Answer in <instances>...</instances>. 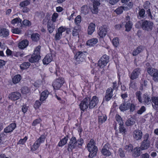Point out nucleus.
Masks as SVG:
<instances>
[{
    "label": "nucleus",
    "instance_id": "de8ad7c7",
    "mask_svg": "<svg viewBox=\"0 0 158 158\" xmlns=\"http://www.w3.org/2000/svg\"><path fill=\"white\" fill-rule=\"evenodd\" d=\"M30 90L27 87H24L22 88L21 91L23 94H27L30 92Z\"/></svg>",
    "mask_w": 158,
    "mask_h": 158
},
{
    "label": "nucleus",
    "instance_id": "5fc2aeb1",
    "mask_svg": "<svg viewBox=\"0 0 158 158\" xmlns=\"http://www.w3.org/2000/svg\"><path fill=\"white\" fill-rule=\"evenodd\" d=\"M11 31L13 33L19 34L21 33V30L20 29L18 28H13L11 29Z\"/></svg>",
    "mask_w": 158,
    "mask_h": 158
},
{
    "label": "nucleus",
    "instance_id": "f704fd0d",
    "mask_svg": "<svg viewBox=\"0 0 158 158\" xmlns=\"http://www.w3.org/2000/svg\"><path fill=\"white\" fill-rule=\"evenodd\" d=\"M59 80L58 78L55 80L52 83V86L54 89L56 90L59 89Z\"/></svg>",
    "mask_w": 158,
    "mask_h": 158
},
{
    "label": "nucleus",
    "instance_id": "39448f33",
    "mask_svg": "<svg viewBox=\"0 0 158 158\" xmlns=\"http://www.w3.org/2000/svg\"><path fill=\"white\" fill-rule=\"evenodd\" d=\"M153 26V23L152 22L145 20L142 23L141 27L143 30L149 31L152 30Z\"/></svg>",
    "mask_w": 158,
    "mask_h": 158
},
{
    "label": "nucleus",
    "instance_id": "ea45409f",
    "mask_svg": "<svg viewBox=\"0 0 158 158\" xmlns=\"http://www.w3.org/2000/svg\"><path fill=\"white\" fill-rule=\"evenodd\" d=\"M81 13L84 15H86L88 13L89 9L87 6H82L81 8Z\"/></svg>",
    "mask_w": 158,
    "mask_h": 158
},
{
    "label": "nucleus",
    "instance_id": "3c124183",
    "mask_svg": "<svg viewBox=\"0 0 158 158\" xmlns=\"http://www.w3.org/2000/svg\"><path fill=\"white\" fill-rule=\"evenodd\" d=\"M112 43L115 47H117L119 44V40L118 38L117 37L114 38L112 40Z\"/></svg>",
    "mask_w": 158,
    "mask_h": 158
},
{
    "label": "nucleus",
    "instance_id": "ddd939ff",
    "mask_svg": "<svg viewBox=\"0 0 158 158\" xmlns=\"http://www.w3.org/2000/svg\"><path fill=\"white\" fill-rule=\"evenodd\" d=\"M113 96V89L110 87L106 90V95L104 98V100L106 101H109Z\"/></svg>",
    "mask_w": 158,
    "mask_h": 158
},
{
    "label": "nucleus",
    "instance_id": "864d4df0",
    "mask_svg": "<svg viewBox=\"0 0 158 158\" xmlns=\"http://www.w3.org/2000/svg\"><path fill=\"white\" fill-rule=\"evenodd\" d=\"M135 123V122L132 119H129L127 120L126 122L127 126H129L133 125Z\"/></svg>",
    "mask_w": 158,
    "mask_h": 158
},
{
    "label": "nucleus",
    "instance_id": "a19ab883",
    "mask_svg": "<svg viewBox=\"0 0 158 158\" xmlns=\"http://www.w3.org/2000/svg\"><path fill=\"white\" fill-rule=\"evenodd\" d=\"M135 94L136 97L138 100L139 102L141 103L142 99V97H141V96L142 93L140 91H137L135 93Z\"/></svg>",
    "mask_w": 158,
    "mask_h": 158
},
{
    "label": "nucleus",
    "instance_id": "774afa93",
    "mask_svg": "<svg viewBox=\"0 0 158 158\" xmlns=\"http://www.w3.org/2000/svg\"><path fill=\"white\" fill-rule=\"evenodd\" d=\"M28 110V108L27 106L25 105H23L22 107V111L25 114Z\"/></svg>",
    "mask_w": 158,
    "mask_h": 158
},
{
    "label": "nucleus",
    "instance_id": "69168bd1",
    "mask_svg": "<svg viewBox=\"0 0 158 158\" xmlns=\"http://www.w3.org/2000/svg\"><path fill=\"white\" fill-rule=\"evenodd\" d=\"M149 138V135L148 133L146 134L143 136V141H146L147 142H150L148 139Z\"/></svg>",
    "mask_w": 158,
    "mask_h": 158
},
{
    "label": "nucleus",
    "instance_id": "412c9836",
    "mask_svg": "<svg viewBox=\"0 0 158 158\" xmlns=\"http://www.w3.org/2000/svg\"><path fill=\"white\" fill-rule=\"evenodd\" d=\"M28 44L29 42L27 40H23L18 44V47L21 49H24L28 46Z\"/></svg>",
    "mask_w": 158,
    "mask_h": 158
},
{
    "label": "nucleus",
    "instance_id": "9d476101",
    "mask_svg": "<svg viewBox=\"0 0 158 158\" xmlns=\"http://www.w3.org/2000/svg\"><path fill=\"white\" fill-rule=\"evenodd\" d=\"M84 56L85 55L83 52L79 51L77 52L75 56L77 63L79 64L83 62L84 60Z\"/></svg>",
    "mask_w": 158,
    "mask_h": 158
},
{
    "label": "nucleus",
    "instance_id": "2f4dec72",
    "mask_svg": "<svg viewBox=\"0 0 158 158\" xmlns=\"http://www.w3.org/2000/svg\"><path fill=\"white\" fill-rule=\"evenodd\" d=\"M107 119V117L105 114H102L98 116V123L102 124L105 122Z\"/></svg>",
    "mask_w": 158,
    "mask_h": 158
},
{
    "label": "nucleus",
    "instance_id": "c9c22d12",
    "mask_svg": "<svg viewBox=\"0 0 158 158\" xmlns=\"http://www.w3.org/2000/svg\"><path fill=\"white\" fill-rule=\"evenodd\" d=\"M96 143L94 141L93 139H91L87 145L88 148H97V147L95 145Z\"/></svg>",
    "mask_w": 158,
    "mask_h": 158
},
{
    "label": "nucleus",
    "instance_id": "bf43d9fd",
    "mask_svg": "<svg viewBox=\"0 0 158 158\" xmlns=\"http://www.w3.org/2000/svg\"><path fill=\"white\" fill-rule=\"evenodd\" d=\"M146 110V108L144 106H143L137 112V113L139 114H142L143 112Z\"/></svg>",
    "mask_w": 158,
    "mask_h": 158
},
{
    "label": "nucleus",
    "instance_id": "e433bc0d",
    "mask_svg": "<svg viewBox=\"0 0 158 158\" xmlns=\"http://www.w3.org/2000/svg\"><path fill=\"white\" fill-rule=\"evenodd\" d=\"M143 50V47L139 46L136 49H135L133 52L132 54L134 56H136L141 52Z\"/></svg>",
    "mask_w": 158,
    "mask_h": 158
},
{
    "label": "nucleus",
    "instance_id": "37998d69",
    "mask_svg": "<svg viewBox=\"0 0 158 158\" xmlns=\"http://www.w3.org/2000/svg\"><path fill=\"white\" fill-rule=\"evenodd\" d=\"M30 3V0H25L23 1L20 2L19 5L21 7H24L27 6Z\"/></svg>",
    "mask_w": 158,
    "mask_h": 158
},
{
    "label": "nucleus",
    "instance_id": "473e14b6",
    "mask_svg": "<svg viewBox=\"0 0 158 158\" xmlns=\"http://www.w3.org/2000/svg\"><path fill=\"white\" fill-rule=\"evenodd\" d=\"M47 27L49 32L52 33L54 29V27L53 24V23L51 21H48Z\"/></svg>",
    "mask_w": 158,
    "mask_h": 158
},
{
    "label": "nucleus",
    "instance_id": "7ed1b4c3",
    "mask_svg": "<svg viewBox=\"0 0 158 158\" xmlns=\"http://www.w3.org/2000/svg\"><path fill=\"white\" fill-rule=\"evenodd\" d=\"M109 61V56L106 55H104L99 60L98 65L100 67L102 68L106 65Z\"/></svg>",
    "mask_w": 158,
    "mask_h": 158
},
{
    "label": "nucleus",
    "instance_id": "58836bf2",
    "mask_svg": "<svg viewBox=\"0 0 158 158\" xmlns=\"http://www.w3.org/2000/svg\"><path fill=\"white\" fill-rule=\"evenodd\" d=\"M132 27V24L131 21L127 22L125 25L126 31H130Z\"/></svg>",
    "mask_w": 158,
    "mask_h": 158
},
{
    "label": "nucleus",
    "instance_id": "a211bd4d",
    "mask_svg": "<svg viewBox=\"0 0 158 158\" xmlns=\"http://www.w3.org/2000/svg\"><path fill=\"white\" fill-rule=\"evenodd\" d=\"M16 127V125L15 123H12L4 129V132L6 133L11 132Z\"/></svg>",
    "mask_w": 158,
    "mask_h": 158
},
{
    "label": "nucleus",
    "instance_id": "4468645a",
    "mask_svg": "<svg viewBox=\"0 0 158 158\" xmlns=\"http://www.w3.org/2000/svg\"><path fill=\"white\" fill-rule=\"evenodd\" d=\"M45 138V135H41L40 138L35 142L33 145V147L34 148H37L39 147L41 144L44 141Z\"/></svg>",
    "mask_w": 158,
    "mask_h": 158
},
{
    "label": "nucleus",
    "instance_id": "aec40b11",
    "mask_svg": "<svg viewBox=\"0 0 158 158\" xmlns=\"http://www.w3.org/2000/svg\"><path fill=\"white\" fill-rule=\"evenodd\" d=\"M77 143L75 137L72 138L69 144V148H74L77 147Z\"/></svg>",
    "mask_w": 158,
    "mask_h": 158
},
{
    "label": "nucleus",
    "instance_id": "4c0bfd02",
    "mask_svg": "<svg viewBox=\"0 0 158 158\" xmlns=\"http://www.w3.org/2000/svg\"><path fill=\"white\" fill-rule=\"evenodd\" d=\"M128 9H129L128 7L125 8L124 6H120L115 10V11L117 14H120L122 13L123 10H125Z\"/></svg>",
    "mask_w": 158,
    "mask_h": 158
},
{
    "label": "nucleus",
    "instance_id": "6e6d98bb",
    "mask_svg": "<svg viewBox=\"0 0 158 158\" xmlns=\"http://www.w3.org/2000/svg\"><path fill=\"white\" fill-rule=\"evenodd\" d=\"M68 140V137H64L60 141V146H62L65 145Z\"/></svg>",
    "mask_w": 158,
    "mask_h": 158
},
{
    "label": "nucleus",
    "instance_id": "5701e85b",
    "mask_svg": "<svg viewBox=\"0 0 158 158\" xmlns=\"http://www.w3.org/2000/svg\"><path fill=\"white\" fill-rule=\"evenodd\" d=\"M11 23L13 26L20 27L22 25L21 20L19 18H16L12 19Z\"/></svg>",
    "mask_w": 158,
    "mask_h": 158
},
{
    "label": "nucleus",
    "instance_id": "0eeeda50",
    "mask_svg": "<svg viewBox=\"0 0 158 158\" xmlns=\"http://www.w3.org/2000/svg\"><path fill=\"white\" fill-rule=\"evenodd\" d=\"M100 5L99 1L98 0H94L93 2V7H90L91 12L94 14H97L98 13V6Z\"/></svg>",
    "mask_w": 158,
    "mask_h": 158
},
{
    "label": "nucleus",
    "instance_id": "bb28decb",
    "mask_svg": "<svg viewBox=\"0 0 158 158\" xmlns=\"http://www.w3.org/2000/svg\"><path fill=\"white\" fill-rule=\"evenodd\" d=\"M89 152V157L92 158L95 156L97 154L98 149H87Z\"/></svg>",
    "mask_w": 158,
    "mask_h": 158
},
{
    "label": "nucleus",
    "instance_id": "1a4fd4ad",
    "mask_svg": "<svg viewBox=\"0 0 158 158\" xmlns=\"http://www.w3.org/2000/svg\"><path fill=\"white\" fill-rule=\"evenodd\" d=\"M107 31V27L106 26L104 25L99 27L98 33L100 37L103 38L106 35Z\"/></svg>",
    "mask_w": 158,
    "mask_h": 158
},
{
    "label": "nucleus",
    "instance_id": "393cba45",
    "mask_svg": "<svg viewBox=\"0 0 158 158\" xmlns=\"http://www.w3.org/2000/svg\"><path fill=\"white\" fill-rule=\"evenodd\" d=\"M49 92L47 90H45L42 92L40 94V99L41 101L45 100L48 97Z\"/></svg>",
    "mask_w": 158,
    "mask_h": 158
},
{
    "label": "nucleus",
    "instance_id": "09e8293b",
    "mask_svg": "<svg viewBox=\"0 0 158 158\" xmlns=\"http://www.w3.org/2000/svg\"><path fill=\"white\" fill-rule=\"evenodd\" d=\"M150 146V142L143 141L141 144V148H148Z\"/></svg>",
    "mask_w": 158,
    "mask_h": 158
},
{
    "label": "nucleus",
    "instance_id": "6e6552de",
    "mask_svg": "<svg viewBox=\"0 0 158 158\" xmlns=\"http://www.w3.org/2000/svg\"><path fill=\"white\" fill-rule=\"evenodd\" d=\"M151 102V96L147 93L144 94L142 96V102L141 103H143L145 105H148L150 104Z\"/></svg>",
    "mask_w": 158,
    "mask_h": 158
},
{
    "label": "nucleus",
    "instance_id": "a878e982",
    "mask_svg": "<svg viewBox=\"0 0 158 158\" xmlns=\"http://www.w3.org/2000/svg\"><path fill=\"white\" fill-rule=\"evenodd\" d=\"M81 26H75L73 30L72 35L73 36H77L79 35V32L81 31Z\"/></svg>",
    "mask_w": 158,
    "mask_h": 158
},
{
    "label": "nucleus",
    "instance_id": "052dcab7",
    "mask_svg": "<svg viewBox=\"0 0 158 158\" xmlns=\"http://www.w3.org/2000/svg\"><path fill=\"white\" fill-rule=\"evenodd\" d=\"M118 153L120 156L122 158L125 156V152L123 150V149H119Z\"/></svg>",
    "mask_w": 158,
    "mask_h": 158
},
{
    "label": "nucleus",
    "instance_id": "c85d7f7f",
    "mask_svg": "<svg viewBox=\"0 0 158 158\" xmlns=\"http://www.w3.org/2000/svg\"><path fill=\"white\" fill-rule=\"evenodd\" d=\"M22 78L21 75L19 74L15 75L12 78V81L13 83L15 84L18 83Z\"/></svg>",
    "mask_w": 158,
    "mask_h": 158
},
{
    "label": "nucleus",
    "instance_id": "72a5a7b5",
    "mask_svg": "<svg viewBox=\"0 0 158 158\" xmlns=\"http://www.w3.org/2000/svg\"><path fill=\"white\" fill-rule=\"evenodd\" d=\"M9 34V30L6 29H3L0 30V36L6 37Z\"/></svg>",
    "mask_w": 158,
    "mask_h": 158
},
{
    "label": "nucleus",
    "instance_id": "603ef678",
    "mask_svg": "<svg viewBox=\"0 0 158 158\" xmlns=\"http://www.w3.org/2000/svg\"><path fill=\"white\" fill-rule=\"evenodd\" d=\"M43 84L42 81L41 80H38L34 83V86L36 88L40 86Z\"/></svg>",
    "mask_w": 158,
    "mask_h": 158
},
{
    "label": "nucleus",
    "instance_id": "338daca9",
    "mask_svg": "<svg viewBox=\"0 0 158 158\" xmlns=\"http://www.w3.org/2000/svg\"><path fill=\"white\" fill-rule=\"evenodd\" d=\"M41 105L40 102L38 101H36L34 105V107L35 109H38Z\"/></svg>",
    "mask_w": 158,
    "mask_h": 158
},
{
    "label": "nucleus",
    "instance_id": "79ce46f5",
    "mask_svg": "<svg viewBox=\"0 0 158 158\" xmlns=\"http://www.w3.org/2000/svg\"><path fill=\"white\" fill-rule=\"evenodd\" d=\"M30 65V64L28 62H25L21 64L20 67L22 70L26 69L28 68Z\"/></svg>",
    "mask_w": 158,
    "mask_h": 158
},
{
    "label": "nucleus",
    "instance_id": "49530a36",
    "mask_svg": "<svg viewBox=\"0 0 158 158\" xmlns=\"http://www.w3.org/2000/svg\"><path fill=\"white\" fill-rule=\"evenodd\" d=\"M81 21V16L79 15L76 17L75 19V23L77 26H80V24Z\"/></svg>",
    "mask_w": 158,
    "mask_h": 158
},
{
    "label": "nucleus",
    "instance_id": "423d86ee",
    "mask_svg": "<svg viewBox=\"0 0 158 158\" xmlns=\"http://www.w3.org/2000/svg\"><path fill=\"white\" fill-rule=\"evenodd\" d=\"M20 94L18 92H14L10 94L8 96V98L12 101L19 99L21 97Z\"/></svg>",
    "mask_w": 158,
    "mask_h": 158
},
{
    "label": "nucleus",
    "instance_id": "f03ea898",
    "mask_svg": "<svg viewBox=\"0 0 158 158\" xmlns=\"http://www.w3.org/2000/svg\"><path fill=\"white\" fill-rule=\"evenodd\" d=\"M148 73L152 77L153 80L158 82V70L152 68H149L147 69Z\"/></svg>",
    "mask_w": 158,
    "mask_h": 158
},
{
    "label": "nucleus",
    "instance_id": "b1692460",
    "mask_svg": "<svg viewBox=\"0 0 158 158\" xmlns=\"http://www.w3.org/2000/svg\"><path fill=\"white\" fill-rule=\"evenodd\" d=\"M95 24L91 23L89 25L88 29V33L89 35H91L95 31Z\"/></svg>",
    "mask_w": 158,
    "mask_h": 158
},
{
    "label": "nucleus",
    "instance_id": "4d7b16f0",
    "mask_svg": "<svg viewBox=\"0 0 158 158\" xmlns=\"http://www.w3.org/2000/svg\"><path fill=\"white\" fill-rule=\"evenodd\" d=\"M119 131L121 133H125L126 132V130L123 126V125H119Z\"/></svg>",
    "mask_w": 158,
    "mask_h": 158
},
{
    "label": "nucleus",
    "instance_id": "20e7f679",
    "mask_svg": "<svg viewBox=\"0 0 158 158\" xmlns=\"http://www.w3.org/2000/svg\"><path fill=\"white\" fill-rule=\"evenodd\" d=\"M89 98L87 97L85 98L81 102L80 104V108L81 110L84 111L88 109L89 108Z\"/></svg>",
    "mask_w": 158,
    "mask_h": 158
},
{
    "label": "nucleus",
    "instance_id": "e2e57ef3",
    "mask_svg": "<svg viewBox=\"0 0 158 158\" xmlns=\"http://www.w3.org/2000/svg\"><path fill=\"white\" fill-rule=\"evenodd\" d=\"M77 142V147L80 148L83 143L84 141L81 138L78 139Z\"/></svg>",
    "mask_w": 158,
    "mask_h": 158
},
{
    "label": "nucleus",
    "instance_id": "6ab92c4d",
    "mask_svg": "<svg viewBox=\"0 0 158 158\" xmlns=\"http://www.w3.org/2000/svg\"><path fill=\"white\" fill-rule=\"evenodd\" d=\"M52 54H48L46 56L43 60V62L44 64H48L52 60Z\"/></svg>",
    "mask_w": 158,
    "mask_h": 158
},
{
    "label": "nucleus",
    "instance_id": "680f3d73",
    "mask_svg": "<svg viewBox=\"0 0 158 158\" xmlns=\"http://www.w3.org/2000/svg\"><path fill=\"white\" fill-rule=\"evenodd\" d=\"M23 24L24 25L26 26H29L31 25V23L30 21L27 19L24 20L23 22Z\"/></svg>",
    "mask_w": 158,
    "mask_h": 158
},
{
    "label": "nucleus",
    "instance_id": "8fccbe9b",
    "mask_svg": "<svg viewBox=\"0 0 158 158\" xmlns=\"http://www.w3.org/2000/svg\"><path fill=\"white\" fill-rule=\"evenodd\" d=\"M31 38L33 40L37 41L39 40V35L38 34H33L31 35Z\"/></svg>",
    "mask_w": 158,
    "mask_h": 158
},
{
    "label": "nucleus",
    "instance_id": "f8f14e48",
    "mask_svg": "<svg viewBox=\"0 0 158 158\" xmlns=\"http://www.w3.org/2000/svg\"><path fill=\"white\" fill-rule=\"evenodd\" d=\"M98 102V98L96 96H94L91 99L89 98V108L92 109L95 107Z\"/></svg>",
    "mask_w": 158,
    "mask_h": 158
},
{
    "label": "nucleus",
    "instance_id": "7c9ffc66",
    "mask_svg": "<svg viewBox=\"0 0 158 158\" xmlns=\"http://www.w3.org/2000/svg\"><path fill=\"white\" fill-rule=\"evenodd\" d=\"M138 17L139 18H144L146 16L145 10L143 9H139Z\"/></svg>",
    "mask_w": 158,
    "mask_h": 158
},
{
    "label": "nucleus",
    "instance_id": "2eb2a0df",
    "mask_svg": "<svg viewBox=\"0 0 158 158\" xmlns=\"http://www.w3.org/2000/svg\"><path fill=\"white\" fill-rule=\"evenodd\" d=\"M150 3L148 1H146L144 3L143 6L145 9H147L146 11V12L147 14H148V17L151 19H153V18L151 14V10L150 9Z\"/></svg>",
    "mask_w": 158,
    "mask_h": 158
},
{
    "label": "nucleus",
    "instance_id": "dca6fc26",
    "mask_svg": "<svg viewBox=\"0 0 158 158\" xmlns=\"http://www.w3.org/2000/svg\"><path fill=\"white\" fill-rule=\"evenodd\" d=\"M141 70L139 68L135 69L131 73L130 78L131 80L136 79L140 73Z\"/></svg>",
    "mask_w": 158,
    "mask_h": 158
},
{
    "label": "nucleus",
    "instance_id": "c756f323",
    "mask_svg": "<svg viewBox=\"0 0 158 158\" xmlns=\"http://www.w3.org/2000/svg\"><path fill=\"white\" fill-rule=\"evenodd\" d=\"M98 42V40L97 38H93L88 40L86 44L89 46H93L96 44Z\"/></svg>",
    "mask_w": 158,
    "mask_h": 158
},
{
    "label": "nucleus",
    "instance_id": "4be33fe9",
    "mask_svg": "<svg viewBox=\"0 0 158 158\" xmlns=\"http://www.w3.org/2000/svg\"><path fill=\"white\" fill-rule=\"evenodd\" d=\"M130 106V103L127 102L121 104L119 106V109L122 111H125L128 109Z\"/></svg>",
    "mask_w": 158,
    "mask_h": 158
},
{
    "label": "nucleus",
    "instance_id": "cd10ccee",
    "mask_svg": "<svg viewBox=\"0 0 158 158\" xmlns=\"http://www.w3.org/2000/svg\"><path fill=\"white\" fill-rule=\"evenodd\" d=\"M151 102L153 108H154L156 106H158V97L156 96L152 97Z\"/></svg>",
    "mask_w": 158,
    "mask_h": 158
},
{
    "label": "nucleus",
    "instance_id": "9b49d317",
    "mask_svg": "<svg viewBox=\"0 0 158 158\" xmlns=\"http://www.w3.org/2000/svg\"><path fill=\"white\" fill-rule=\"evenodd\" d=\"M133 137L136 140H138L141 139L143 133L142 131L139 129L134 130L132 133Z\"/></svg>",
    "mask_w": 158,
    "mask_h": 158
},
{
    "label": "nucleus",
    "instance_id": "c03bdc74",
    "mask_svg": "<svg viewBox=\"0 0 158 158\" xmlns=\"http://www.w3.org/2000/svg\"><path fill=\"white\" fill-rule=\"evenodd\" d=\"M102 154L106 156H109L111 155V152L107 149H102Z\"/></svg>",
    "mask_w": 158,
    "mask_h": 158
},
{
    "label": "nucleus",
    "instance_id": "a18cd8bd",
    "mask_svg": "<svg viewBox=\"0 0 158 158\" xmlns=\"http://www.w3.org/2000/svg\"><path fill=\"white\" fill-rule=\"evenodd\" d=\"M115 119L116 121L118 122L119 125H123V120L118 114H116L115 116Z\"/></svg>",
    "mask_w": 158,
    "mask_h": 158
},
{
    "label": "nucleus",
    "instance_id": "f3484780",
    "mask_svg": "<svg viewBox=\"0 0 158 158\" xmlns=\"http://www.w3.org/2000/svg\"><path fill=\"white\" fill-rule=\"evenodd\" d=\"M147 149H130L132 152V156L135 157H137L139 156L141 152V150H143Z\"/></svg>",
    "mask_w": 158,
    "mask_h": 158
},
{
    "label": "nucleus",
    "instance_id": "13d9d810",
    "mask_svg": "<svg viewBox=\"0 0 158 158\" xmlns=\"http://www.w3.org/2000/svg\"><path fill=\"white\" fill-rule=\"evenodd\" d=\"M27 137L25 136L24 138L20 139L18 142V144H23L27 140Z\"/></svg>",
    "mask_w": 158,
    "mask_h": 158
},
{
    "label": "nucleus",
    "instance_id": "f257e3e1",
    "mask_svg": "<svg viewBox=\"0 0 158 158\" xmlns=\"http://www.w3.org/2000/svg\"><path fill=\"white\" fill-rule=\"evenodd\" d=\"M40 46H38L35 48L31 57L29 59L30 62L34 63L38 62L40 60Z\"/></svg>",
    "mask_w": 158,
    "mask_h": 158
},
{
    "label": "nucleus",
    "instance_id": "0e129e2a",
    "mask_svg": "<svg viewBox=\"0 0 158 158\" xmlns=\"http://www.w3.org/2000/svg\"><path fill=\"white\" fill-rule=\"evenodd\" d=\"M41 121V120L40 118L36 119L33 121L32 123V125L35 126L38 124L40 123Z\"/></svg>",
    "mask_w": 158,
    "mask_h": 158
}]
</instances>
